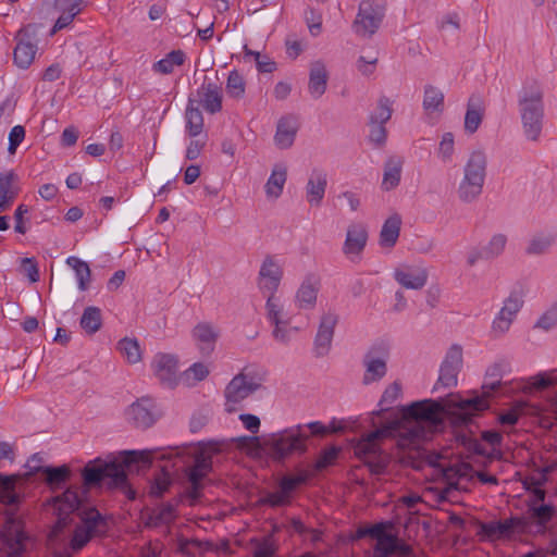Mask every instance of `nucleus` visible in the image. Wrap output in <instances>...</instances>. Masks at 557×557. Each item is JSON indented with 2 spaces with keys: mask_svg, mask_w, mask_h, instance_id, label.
I'll return each mask as SVG.
<instances>
[{
  "mask_svg": "<svg viewBox=\"0 0 557 557\" xmlns=\"http://www.w3.org/2000/svg\"><path fill=\"white\" fill-rule=\"evenodd\" d=\"M438 151L444 161H447L450 159V157L454 152V135H453V133L448 132L443 135L442 140L440 143Z\"/></svg>",
  "mask_w": 557,
  "mask_h": 557,
  "instance_id": "052dcab7",
  "label": "nucleus"
},
{
  "mask_svg": "<svg viewBox=\"0 0 557 557\" xmlns=\"http://www.w3.org/2000/svg\"><path fill=\"white\" fill-rule=\"evenodd\" d=\"M423 109L428 114L433 112H443L444 94L435 86L426 85L424 87Z\"/></svg>",
  "mask_w": 557,
  "mask_h": 557,
  "instance_id": "4c0bfd02",
  "label": "nucleus"
},
{
  "mask_svg": "<svg viewBox=\"0 0 557 557\" xmlns=\"http://www.w3.org/2000/svg\"><path fill=\"white\" fill-rule=\"evenodd\" d=\"M61 11V15L59 16V18L57 20L54 26H53V33L58 32V30H61L63 28H65L66 26H69L72 21L74 20V17L79 14L78 13V10H74V11H71V10H60Z\"/></svg>",
  "mask_w": 557,
  "mask_h": 557,
  "instance_id": "0e129e2a",
  "label": "nucleus"
},
{
  "mask_svg": "<svg viewBox=\"0 0 557 557\" xmlns=\"http://www.w3.org/2000/svg\"><path fill=\"white\" fill-rule=\"evenodd\" d=\"M152 408V399L143 397L129 406L126 412L127 419L135 428H150L156 421Z\"/></svg>",
  "mask_w": 557,
  "mask_h": 557,
  "instance_id": "aec40b11",
  "label": "nucleus"
},
{
  "mask_svg": "<svg viewBox=\"0 0 557 557\" xmlns=\"http://www.w3.org/2000/svg\"><path fill=\"white\" fill-rule=\"evenodd\" d=\"M172 479L170 472L165 470V467L161 468V472L156 475L150 486V495L154 497H161L171 486Z\"/></svg>",
  "mask_w": 557,
  "mask_h": 557,
  "instance_id": "3c124183",
  "label": "nucleus"
},
{
  "mask_svg": "<svg viewBox=\"0 0 557 557\" xmlns=\"http://www.w3.org/2000/svg\"><path fill=\"white\" fill-rule=\"evenodd\" d=\"M183 495H178L174 503L169 502L162 504L158 509H154L147 519V524L150 527H159L161 524H169L176 518V507L182 502Z\"/></svg>",
  "mask_w": 557,
  "mask_h": 557,
  "instance_id": "7c9ffc66",
  "label": "nucleus"
},
{
  "mask_svg": "<svg viewBox=\"0 0 557 557\" xmlns=\"http://www.w3.org/2000/svg\"><path fill=\"white\" fill-rule=\"evenodd\" d=\"M319 292V281L314 275H308L296 294L297 306L300 309H311L315 306Z\"/></svg>",
  "mask_w": 557,
  "mask_h": 557,
  "instance_id": "cd10ccee",
  "label": "nucleus"
},
{
  "mask_svg": "<svg viewBox=\"0 0 557 557\" xmlns=\"http://www.w3.org/2000/svg\"><path fill=\"white\" fill-rule=\"evenodd\" d=\"M487 158L484 151H472L463 166V177L457 194L460 201L471 203L482 194L486 177Z\"/></svg>",
  "mask_w": 557,
  "mask_h": 557,
  "instance_id": "20e7f679",
  "label": "nucleus"
},
{
  "mask_svg": "<svg viewBox=\"0 0 557 557\" xmlns=\"http://www.w3.org/2000/svg\"><path fill=\"white\" fill-rule=\"evenodd\" d=\"M444 406L440 400L424 399L400 408L398 414L376 429L355 445V455L363 460L373 474L385 472L389 463V455L383 451L379 441L393 436L397 445L406 448L428 440L443 425Z\"/></svg>",
  "mask_w": 557,
  "mask_h": 557,
  "instance_id": "f257e3e1",
  "label": "nucleus"
},
{
  "mask_svg": "<svg viewBox=\"0 0 557 557\" xmlns=\"http://www.w3.org/2000/svg\"><path fill=\"white\" fill-rule=\"evenodd\" d=\"M239 420L243 422L246 430L256 434L260 430V419L251 413L239 414Z\"/></svg>",
  "mask_w": 557,
  "mask_h": 557,
  "instance_id": "338daca9",
  "label": "nucleus"
},
{
  "mask_svg": "<svg viewBox=\"0 0 557 557\" xmlns=\"http://www.w3.org/2000/svg\"><path fill=\"white\" fill-rule=\"evenodd\" d=\"M185 61V53L182 50H173L164 59L153 64V70L161 74H170L175 65H182Z\"/></svg>",
  "mask_w": 557,
  "mask_h": 557,
  "instance_id": "37998d69",
  "label": "nucleus"
},
{
  "mask_svg": "<svg viewBox=\"0 0 557 557\" xmlns=\"http://www.w3.org/2000/svg\"><path fill=\"white\" fill-rule=\"evenodd\" d=\"M327 186V174L320 169L312 170L306 185V198L310 206L319 207Z\"/></svg>",
  "mask_w": 557,
  "mask_h": 557,
  "instance_id": "4be33fe9",
  "label": "nucleus"
},
{
  "mask_svg": "<svg viewBox=\"0 0 557 557\" xmlns=\"http://www.w3.org/2000/svg\"><path fill=\"white\" fill-rule=\"evenodd\" d=\"M263 376L253 371L244 370L226 385L224 395L227 403L238 404L262 387Z\"/></svg>",
  "mask_w": 557,
  "mask_h": 557,
  "instance_id": "9d476101",
  "label": "nucleus"
},
{
  "mask_svg": "<svg viewBox=\"0 0 557 557\" xmlns=\"http://www.w3.org/2000/svg\"><path fill=\"white\" fill-rule=\"evenodd\" d=\"M199 103L211 114L220 112L222 109V90L214 83L202 84L198 89Z\"/></svg>",
  "mask_w": 557,
  "mask_h": 557,
  "instance_id": "bb28decb",
  "label": "nucleus"
},
{
  "mask_svg": "<svg viewBox=\"0 0 557 557\" xmlns=\"http://www.w3.org/2000/svg\"><path fill=\"white\" fill-rule=\"evenodd\" d=\"M267 318L272 325L290 324V318L284 311L280 299L276 296L268 297L265 302Z\"/></svg>",
  "mask_w": 557,
  "mask_h": 557,
  "instance_id": "e433bc0d",
  "label": "nucleus"
},
{
  "mask_svg": "<svg viewBox=\"0 0 557 557\" xmlns=\"http://www.w3.org/2000/svg\"><path fill=\"white\" fill-rule=\"evenodd\" d=\"M298 132V122L292 115L278 120L274 135V144L280 149H287L293 146Z\"/></svg>",
  "mask_w": 557,
  "mask_h": 557,
  "instance_id": "5701e85b",
  "label": "nucleus"
},
{
  "mask_svg": "<svg viewBox=\"0 0 557 557\" xmlns=\"http://www.w3.org/2000/svg\"><path fill=\"white\" fill-rule=\"evenodd\" d=\"M384 16L385 7L382 3L375 0H361L352 29L356 35L370 38L380 28Z\"/></svg>",
  "mask_w": 557,
  "mask_h": 557,
  "instance_id": "1a4fd4ad",
  "label": "nucleus"
},
{
  "mask_svg": "<svg viewBox=\"0 0 557 557\" xmlns=\"http://www.w3.org/2000/svg\"><path fill=\"white\" fill-rule=\"evenodd\" d=\"M368 230L362 223H352L347 227L343 253L352 262L360 259L368 242Z\"/></svg>",
  "mask_w": 557,
  "mask_h": 557,
  "instance_id": "6ab92c4d",
  "label": "nucleus"
},
{
  "mask_svg": "<svg viewBox=\"0 0 557 557\" xmlns=\"http://www.w3.org/2000/svg\"><path fill=\"white\" fill-rule=\"evenodd\" d=\"M117 349L129 363H137L141 360V351L136 339L123 338L117 343Z\"/></svg>",
  "mask_w": 557,
  "mask_h": 557,
  "instance_id": "09e8293b",
  "label": "nucleus"
},
{
  "mask_svg": "<svg viewBox=\"0 0 557 557\" xmlns=\"http://www.w3.org/2000/svg\"><path fill=\"white\" fill-rule=\"evenodd\" d=\"M392 114V101L387 97L382 96L377 100L376 108L369 115V123L385 125L391 120Z\"/></svg>",
  "mask_w": 557,
  "mask_h": 557,
  "instance_id": "c03bdc74",
  "label": "nucleus"
},
{
  "mask_svg": "<svg viewBox=\"0 0 557 557\" xmlns=\"http://www.w3.org/2000/svg\"><path fill=\"white\" fill-rule=\"evenodd\" d=\"M543 90L535 81L525 84L519 92V111L524 135L530 140H537L544 117Z\"/></svg>",
  "mask_w": 557,
  "mask_h": 557,
  "instance_id": "7ed1b4c3",
  "label": "nucleus"
},
{
  "mask_svg": "<svg viewBox=\"0 0 557 557\" xmlns=\"http://www.w3.org/2000/svg\"><path fill=\"white\" fill-rule=\"evenodd\" d=\"M392 527L391 522H379L370 525V537L375 539L372 557H379L385 546L392 541L394 534L387 533L386 529Z\"/></svg>",
  "mask_w": 557,
  "mask_h": 557,
  "instance_id": "58836bf2",
  "label": "nucleus"
},
{
  "mask_svg": "<svg viewBox=\"0 0 557 557\" xmlns=\"http://www.w3.org/2000/svg\"><path fill=\"white\" fill-rule=\"evenodd\" d=\"M193 336L202 355H210L214 350L219 332L210 323H199L193 330Z\"/></svg>",
  "mask_w": 557,
  "mask_h": 557,
  "instance_id": "a878e982",
  "label": "nucleus"
},
{
  "mask_svg": "<svg viewBox=\"0 0 557 557\" xmlns=\"http://www.w3.org/2000/svg\"><path fill=\"white\" fill-rule=\"evenodd\" d=\"M262 505H269L271 507H281L290 504V499H288L281 490L273 493H268L264 497L260 499Z\"/></svg>",
  "mask_w": 557,
  "mask_h": 557,
  "instance_id": "bf43d9fd",
  "label": "nucleus"
},
{
  "mask_svg": "<svg viewBox=\"0 0 557 557\" xmlns=\"http://www.w3.org/2000/svg\"><path fill=\"white\" fill-rule=\"evenodd\" d=\"M370 131H369V141L375 147V148H382L386 144L387 139V131L385 125L383 124H374V123H368Z\"/></svg>",
  "mask_w": 557,
  "mask_h": 557,
  "instance_id": "864d4df0",
  "label": "nucleus"
},
{
  "mask_svg": "<svg viewBox=\"0 0 557 557\" xmlns=\"http://www.w3.org/2000/svg\"><path fill=\"white\" fill-rule=\"evenodd\" d=\"M20 475H4L0 473V503L10 508L16 509L21 503V495L16 492V482Z\"/></svg>",
  "mask_w": 557,
  "mask_h": 557,
  "instance_id": "c85d7f7f",
  "label": "nucleus"
},
{
  "mask_svg": "<svg viewBox=\"0 0 557 557\" xmlns=\"http://www.w3.org/2000/svg\"><path fill=\"white\" fill-rule=\"evenodd\" d=\"M225 88L227 95L231 98L242 99L246 90V82L243 75L236 70L231 71L226 81Z\"/></svg>",
  "mask_w": 557,
  "mask_h": 557,
  "instance_id": "49530a36",
  "label": "nucleus"
},
{
  "mask_svg": "<svg viewBox=\"0 0 557 557\" xmlns=\"http://www.w3.org/2000/svg\"><path fill=\"white\" fill-rule=\"evenodd\" d=\"M17 44L13 51L14 64L26 70L35 60L37 53V32L36 25L28 24L18 30L16 35Z\"/></svg>",
  "mask_w": 557,
  "mask_h": 557,
  "instance_id": "9b49d317",
  "label": "nucleus"
},
{
  "mask_svg": "<svg viewBox=\"0 0 557 557\" xmlns=\"http://www.w3.org/2000/svg\"><path fill=\"white\" fill-rule=\"evenodd\" d=\"M338 320L339 317L334 310H327L321 315L313 342L315 357L321 358L329 355Z\"/></svg>",
  "mask_w": 557,
  "mask_h": 557,
  "instance_id": "4468645a",
  "label": "nucleus"
},
{
  "mask_svg": "<svg viewBox=\"0 0 557 557\" xmlns=\"http://www.w3.org/2000/svg\"><path fill=\"white\" fill-rule=\"evenodd\" d=\"M218 450L214 446H210L209 449L198 448L188 457L193 460V466L186 470L190 484L186 491V496L190 499V505H194L201 496L202 480L212 469V453Z\"/></svg>",
  "mask_w": 557,
  "mask_h": 557,
  "instance_id": "6e6552de",
  "label": "nucleus"
},
{
  "mask_svg": "<svg viewBox=\"0 0 557 557\" xmlns=\"http://www.w3.org/2000/svg\"><path fill=\"white\" fill-rule=\"evenodd\" d=\"M404 160L400 157H389L384 163L382 189L385 191L396 188L401 178Z\"/></svg>",
  "mask_w": 557,
  "mask_h": 557,
  "instance_id": "c756f323",
  "label": "nucleus"
},
{
  "mask_svg": "<svg viewBox=\"0 0 557 557\" xmlns=\"http://www.w3.org/2000/svg\"><path fill=\"white\" fill-rule=\"evenodd\" d=\"M557 516V507L550 504L531 505L527 515L521 516L528 522L527 534H545L547 523Z\"/></svg>",
  "mask_w": 557,
  "mask_h": 557,
  "instance_id": "a211bd4d",
  "label": "nucleus"
},
{
  "mask_svg": "<svg viewBox=\"0 0 557 557\" xmlns=\"http://www.w3.org/2000/svg\"><path fill=\"white\" fill-rule=\"evenodd\" d=\"M22 269L25 275L32 283H36L39 281V270L37 263L32 258H23L22 259Z\"/></svg>",
  "mask_w": 557,
  "mask_h": 557,
  "instance_id": "e2e57ef3",
  "label": "nucleus"
},
{
  "mask_svg": "<svg viewBox=\"0 0 557 557\" xmlns=\"http://www.w3.org/2000/svg\"><path fill=\"white\" fill-rule=\"evenodd\" d=\"M25 138V128L22 125H15L9 133V147L8 151L13 154L17 147Z\"/></svg>",
  "mask_w": 557,
  "mask_h": 557,
  "instance_id": "13d9d810",
  "label": "nucleus"
},
{
  "mask_svg": "<svg viewBox=\"0 0 557 557\" xmlns=\"http://www.w3.org/2000/svg\"><path fill=\"white\" fill-rule=\"evenodd\" d=\"M154 376L161 384L174 387L177 383L178 358L173 354L158 352L151 361Z\"/></svg>",
  "mask_w": 557,
  "mask_h": 557,
  "instance_id": "dca6fc26",
  "label": "nucleus"
},
{
  "mask_svg": "<svg viewBox=\"0 0 557 557\" xmlns=\"http://www.w3.org/2000/svg\"><path fill=\"white\" fill-rule=\"evenodd\" d=\"M462 347L458 344L451 345L440 368V375L434 389L440 386L451 388L458 384V374L462 368Z\"/></svg>",
  "mask_w": 557,
  "mask_h": 557,
  "instance_id": "f8f14e48",
  "label": "nucleus"
},
{
  "mask_svg": "<svg viewBox=\"0 0 557 557\" xmlns=\"http://www.w3.org/2000/svg\"><path fill=\"white\" fill-rule=\"evenodd\" d=\"M66 264L75 271L78 288L81 290H86L91 277V271L88 263L77 257H69L66 259Z\"/></svg>",
  "mask_w": 557,
  "mask_h": 557,
  "instance_id": "79ce46f5",
  "label": "nucleus"
},
{
  "mask_svg": "<svg viewBox=\"0 0 557 557\" xmlns=\"http://www.w3.org/2000/svg\"><path fill=\"white\" fill-rule=\"evenodd\" d=\"M15 174L12 172L0 174V198L14 200L17 189L13 186Z\"/></svg>",
  "mask_w": 557,
  "mask_h": 557,
  "instance_id": "603ef678",
  "label": "nucleus"
},
{
  "mask_svg": "<svg viewBox=\"0 0 557 557\" xmlns=\"http://www.w3.org/2000/svg\"><path fill=\"white\" fill-rule=\"evenodd\" d=\"M548 471H549V469L545 468L537 475H532V476L527 478V480L524 482L527 490L541 488V486L544 485L547 481Z\"/></svg>",
  "mask_w": 557,
  "mask_h": 557,
  "instance_id": "774afa93",
  "label": "nucleus"
},
{
  "mask_svg": "<svg viewBox=\"0 0 557 557\" xmlns=\"http://www.w3.org/2000/svg\"><path fill=\"white\" fill-rule=\"evenodd\" d=\"M522 305L523 299L521 292H511L510 295L505 299L499 313L494 319L492 324V331L496 335L505 334L510 329V325L516 314L521 309Z\"/></svg>",
  "mask_w": 557,
  "mask_h": 557,
  "instance_id": "f3484780",
  "label": "nucleus"
},
{
  "mask_svg": "<svg viewBox=\"0 0 557 557\" xmlns=\"http://www.w3.org/2000/svg\"><path fill=\"white\" fill-rule=\"evenodd\" d=\"M185 119L188 135L193 138L198 137L203 131V116L199 106L196 104V100H188Z\"/></svg>",
  "mask_w": 557,
  "mask_h": 557,
  "instance_id": "72a5a7b5",
  "label": "nucleus"
},
{
  "mask_svg": "<svg viewBox=\"0 0 557 557\" xmlns=\"http://www.w3.org/2000/svg\"><path fill=\"white\" fill-rule=\"evenodd\" d=\"M157 453L150 449L127 450L123 453L121 461L96 458L87 462L82 470L83 484L71 485L54 497V510L58 513L55 532H61L69 524L67 518L85 504L91 487L101 486L106 480L109 487H127L126 468L138 462L149 466Z\"/></svg>",
  "mask_w": 557,
  "mask_h": 557,
  "instance_id": "f03ea898",
  "label": "nucleus"
},
{
  "mask_svg": "<svg viewBox=\"0 0 557 557\" xmlns=\"http://www.w3.org/2000/svg\"><path fill=\"white\" fill-rule=\"evenodd\" d=\"M400 394H401V386L399 383L394 382V383L389 384L385 388V391L380 399V406L392 405L400 396ZM386 410H387V408H384V407L381 408V412L386 411Z\"/></svg>",
  "mask_w": 557,
  "mask_h": 557,
  "instance_id": "6e6d98bb",
  "label": "nucleus"
},
{
  "mask_svg": "<svg viewBox=\"0 0 557 557\" xmlns=\"http://www.w3.org/2000/svg\"><path fill=\"white\" fill-rule=\"evenodd\" d=\"M287 178V169L282 164H277L272 170L270 177L268 178L264 190L268 198H278L282 195L284 185Z\"/></svg>",
  "mask_w": 557,
  "mask_h": 557,
  "instance_id": "f704fd0d",
  "label": "nucleus"
},
{
  "mask_svg": "<svg viewBox=\"0 0 557 557\" xmlns=\"http://www.w3.org/2000/svg\"><path fill=\"white\" fill-rule=\"evenodd\" d=\"M392 555H396L398 557H416L412 553V547L399 540L395 534L379 557H391Z\"/></svg>",
  "mask_w": 557,
  "mask_h": 557,
  "instance_id": "a18cd8bd",
  "label": "nucleus"
},
{
  "mask_svg": "<svg viewBox=\"0 0 557 557\" xmlns=\"http://www.w3.org/2000/svg\"><path fill=\"white\" fill-rule=\"evenodd\" d=\"M308 438L309 434L304 431V425L297 424L272 434L264 445L273 460L283 461L292 455L305 454Z\"/></svg>",
  "mask_w": 557,
  "mask_h": 557,
  "instance_id": "39448f33",
  "label": "nucleus"
},
{
  "mask_svg": "<svg viewBox=\"0 0 557 557\" xmlns=\"http://www.w3.org/2000/svg\"><path fill=\"white\" fill-rule=\"evenodd\" d=\"M329 74L325 65L321 61H315L310 65L308 90L313 99L321 98L327 87Z\"/></svg>",
  "mask_w": 557,
  "mask_h": 557,
  "instance_id": "393cba45",
  "label": "nucleus"
},
{
  "mask_svg": "<svg viewBox=\"0 0 557 557\" xmlns=\"http://www.w3.org/2000/svg\"><path fill=\"white\" fill-rule=\"evenodd\" d=\"M502 366L493 364L486 370L485 381L482 385L483 395H475L473 397L458 401H451V406L459 410L460 419L463 423H469L475 412L483 411L488 408L487 397L492 396L494 392L499 391L502 387Z\"/></svg>",
  "mask_w": 557,
  "mask_h": 557,
  "instance_id": "423d86ee",
  "label": "nucleus"
},
{
  "mask_svg": "<svg viewBox=\"0 0 557 557\" xmlns=\"http://www.w3.org/2000/svg\"><path fill=\"white\" fill-rule=\"evenodd\" d=\"M27 536L23 531L15 530L5 536V545L9 549L8 557H18L25 550Z\"/></svg>",
  "mask_w": 557,
  "mask_h": 557,
  "instance_id": "de8ad7c7",
  "label": "nucleus"
},
{
  "mask_svg": "<svg viewBox=\"0 0 557 557\" xmlns=\"http://www.w3.org/2000/svg\"><path fill=\"white\" fill-rule=\"evenodd\" d=\"M283 277V269L272 257L267 256L259 271L258 285L261 293L268 297L275 296Z\"/></svg>",
  "mask_w": 557,
  "mask_h": 557,
  "instance_id": "2eb2a0df",
  "label": "nucleus"
},
{
  "mask_svg": "<svg viewBox=\"0 0 557 557\" xmlns=\"http://www.w3.org/2000/svg\"><path fill=\"white\" fill-rule=\"evenodd\" d=\"M557 235L554 232H540L529 242L525 252L531 256H540L548 252L556 243Z\"/></svg>",
  "mask_w": 557,
  "mask_h": 557,
  "instance_id": "c9c22d12",
  "label": "nucleus"
},
{
  "mask_svg": "<svg viewBox=\"0 0 557 557\" xmlns=\"http://www.w3.org/2000/svg\"><path fill=\"white\" fill-rule=\"evenodd\" d=\"M483 109L482 101L479 96H471L468 100L467 112L465 115V129L469 134L478 131L482 123Z\"/></svg>",
  "mask_w": 557,
  "mask_h": 557,
  "instance_id": "473e14b6",
  "label": "nucleus"
},
{
  "mask_svg": "<svg viewBox=\"0 0 557 557\" xmlns=\"http://www.w3.org/2000/svg\"><path fill=\"white\" fill-rule=\"evenodd\" d=\"M401 219L398 214H394L385 220L381 232L379 244L382 248L392 249L400 234Z\"/></svg>",
  "mask_w": 557,
  "mask_h": 557,
  "instance_id": "2f4dec72",
  "label": "nucleus"
},
{
  "mask_svg": "<svg viewBox=\"0 0 557 557\" xmlns=\"http://www.w3.org/2000/svg\"><path fill=\"white\" fill-rule=\"evenodd\" d=\"M506 244V235L495 234L491 237L488 243L485 246H483L484 255L487 257L488 260L495 259L504 252Z\"/></svg>",
  "mask_w": 557,
  "mask_h": 557,
  "instance_id": "8fccbe9b",
  "label": "nucleus"
},
{
  "mask_svg": "<svg viewBox=\"0 0 557 557\" xmlns=\"http://www.w3.org/2000/svg\"><path fill=\"white\" fill-rule=\"evenodd\" d=\"M79 324L86 333L95 334L102 325L101 310L95 306L86 307Z\"/></svg>",
  "mask_w": 557,
  "mask_h": 557,
  "instance_id": "a19ab883",
  "label": "nucleus"
},
{
  "mask_svg": "<svg viewBox=\"0 0 557 557\" xmlns=\"http://www.w3.org/2000/svg\"><path fill=\"white\" fill-rule=\"evenodd\" d=\"M387 350L383 346L371 347L362 359L364 373L362 383L369 385L382 380L387 372Z\"/></svg>",
  "mask_w": 557,
  "mask_h": 557,
  "instance_id": "ddd939ff",
  "label": "nucleus"
},
{
  "mask_svg": "<svg viewBox=\"0 0 557 557\" xmlns=\"http://www.w3.org/2000/svg\"><path fill=\"white\" fill-rule=\"evenodd\" d=\"M81 523L74 529V533L70 543L73 552L81 550L92 536H100L107 532L108 523L106 518L97 510L96 507H85L76 510Z\"/></svg>",
  "mask_w": 557,
  "mask_h": 557,
  "instance_id": "0eeeda50",
  "label": "nucleus"
},
{
  "mask_svg": "<svg viewBox=\"0 0 557 557\" xmlns=\"http://www.w3.org/2000/svg\"><path fill=\"white\" fill-rule=\"evenodd\" d=\"M338 454L339 448L335 446L322 450L314 463L315 470L322 471L323 469L331 466L336 460Z\"/></svg>",
  "mask_w": 557,
  "mask_h": 557,
  "instance_id": "5fc2aeb1",
  "label": "nucleus"
},
{
  "mask_svg": "<svg viewBox=\"0 0 557 557\" xmlns=\"http://www.w3.org/2000/svg\"><path fill=\"white\" fill-rule=\"evenodd\" d=\"M468 469H469L468 466L462 465V466H460L458 468H455V467L443 468L442 467L441 471L443 472V475L448 481L456 476L458 479V481L457 482H449V488H451V487L458 488L459 481L467 476Z\"/></svg>",
  "mask_w": 557,
  "mask_h": 557,
  "instance_id": "4d7b16f0",
  "label": "nucleus"
},
{
  "mask_svg": "<svg viewBox=\"0 0 557 557\" xmlns=\"http://www.w3.org/2000/svg\"><path fill=\"white\" fill-rule=\"evenodd\" d=\"M185 376L188 379L193 376L194 381L200 382L209 375L208 367L202 362H196L191 364L186 371Z\"/></svg>",
  "mask_w": 557,
  "mask_h": 557,
  "instance_id": "680f3d73",
  "label": "nucleus"
},
{
  "mask_svg": "<svg viewBox=\"0 0 557 557\" xmlns=\"http://www.w3.org/2000/svg\"><path fill=\"white\" fill-rule=\"evenodd\" d=\"M33 473H41L44 475L45 483L51 490H57L61 488L69 481L71 476V469L66 465L61 467L38 466L35 467L34 471H30L28 475H32Z\"/></svg>",
  "mask_w": 557,
  "mask_h": 557,
  "instance_id": "b1692460",
  "label": "nucleus"
},
{
  "mask_svg": "<svg viewBox=\"0 0 557 557\" xmlns=\"http://www.w3.org/2000/svg\"><path fill=\"white\" fill-rule=\"evenodd\" d=\"M496 528L500 536H511L512 534H527L528 522L521 516L511 517L506 520L497 521Z\"/></svg>",
  "mask_w": 557,
  "mask_h": 557,
  "instance_id": "ea45409f",
  "label": "nucleus"
},
{
  "mask_svg": "<svg viewBox=\"0 0 557 557\" xmlns=\"http://www.w3.org/2000/svg\"><path fill=\"white\" fill-rule=\"evenodd\" d=\"M293 331H297L296 327H289V324L285 325H275L272 332V335L275 341L287 344L290 339V335Z\"/></svg>",
  "mask_w": 557,
  "mask_h": 557,
  "instance_id": "69168bd1",
  "label": "nucleus"
},
{
  "mask_svg": "<svg viewBox=\"0 0 557 557\" xmlns=\"http://www.w3.org/2000/svg\"><path fill=\"white\" fill-rule=\"evenodd\" d=\"M426 269L418 265H403L395 270V281L407 289H421L428 282Z\"/></svg>",
  "mask_w": 557,
  "mask_h": 557,
  "instance_id": "412c9836",
  "label": "nucleus"
}]
</instances>
